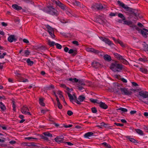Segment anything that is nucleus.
Returning a JSON list of instances; mask_svg holds the SVG:
<instances>
[{
  "label": "nucleus",
  "instance_id": "50",
  "mask_svg": "<svg viewBox=\"0 0 148 148\" xmlns=\"http://www.w3.org/2000/svg\"><path fill=\"white\" fill-rule=\"evenodd\" d=\"M67 114L69 116H71L73 114V112L71 110H68L67 112Z\"/></svg>",
  "mask_w": 148,
  "mask_h": 148
},
{
  "label": "nucleus",
  "instance_id": "63",
  "mask_svg": "<svg viewBox=\"0 0 148 148\" xmlns=\"http://www.w3.org/2000/svg\"><path fill=\"white\" fill-rule=\"evenodd\" d=\"M74 52V50L73 49H70L69 51H68V53H70V54H71V53H73Z\"/></svg>",
  "mask_w": 148,
  "mask_h": 148
},
{
  "label": "nucleus",
  "instance_id": "8",
  "mask_svg": "<svg viewBox=\"0 0 148 148\" xmlns=\"http://www.w3.org/2000/svg\"><path fill=\"white\" fill-rule=\"evenodd\" d=\"M120 90L123 94L129 95H131L132 93L131 91L128 90L127 88H121Z\"/></svg>",
  "mask_w": 148,
  "mask_h": 148
},
{
  "label": "nucleus",
  "instance_id": "59",
  "mask_svg": "<svg viewBox=\"0 0 148 148\" xmlns=\"http://www.w3.org/2000/svg\"><path fill=\"white\" fill-rule=\"evenodd\" d=\"M16 143V141L14 140H11L9 142V143L11 144H15Z\"/></svg>",
  "mask_w": 148,
  "mask_h": 148
},
{
  "label": "nucleus",
  "instance_id": "34",
  "mask_svg": "<svg viewBox=\"0 0 148 148\" xmlns=\"http://www.w3.org/2000/svg\"><path fill=\"white\" fill-rule=\"evenodd\" d=\"M118 16L119 17L122 18V19L123 20H125V18L124 16L121 13H119L118 14Z\"/></svg>",
  "mask_w": 148,
  "mask_h": 148
},
{
  "label": "nucleus",
  "instance_id": "57",
  "mask_svg": "<svg viewBox=\"0 0 148 148\" xmlns=\"http://www.w3.org/2000/svg\"><path fill=\"white\" fill-rule=\"evenodd\" d=\"M15 74L18 77L19 76L21 75L19 73V72L17 71H16L15 72Z\"/></svg>",
  "mask_w": 148,
  "mask_h": 148
},
{
  "label": "nucleus",
  "instance_id": "24",
  "mask_svg": "<svg viewBox=\"0 0 148 148\" xmlns=\"http://www.w3.org/2000/svg\"><path fill=\"white\" fill-rule=\"evenodd\" d=\"M48 44L51 47H53L55 45V42L53 41H51L50 40H48Z\"/></svg>",
  "mask_w": 148,
  "mask_h": 148
},
{
  "label": "nucleus",
  "instance_id": "26",
  "mask_svg": "<svg viewBox=\"0 0 148 148\" xmlns=\"http://www.w3.org/2000/svg\"><path fill=\"white\" fill-rule=\"evenodd\" d=\"M140 71L144 73H147L148 72L147 69L143 68H140Z\"/></svg>",
  "mask_w": 148,
  "mask_h": 148
},
{
  "label": "nucleus",
  "instance_id": "48",
  "mask_svg": "<svg viewBox=\"0 0 148 148\" xmlns=\"http://www.w3.org/2000/svg\"><path fill=\"white\" fill-rule=\"evenodd\" d=\"M23 1L27 3H32V0H22Z\"/></svg>",
  "mask_w": 148,
  "mask_h": 148
},
{
  "label": "nucleus",
  "instance_id": "40",
  "mask_svg": "<svg viewBox=\"0 0 148 148\" xmlns=\"http://www.w3.org/2000/svg\"><path fill=\"white\" fill-rule=\"evenodd\" d=\"M66 13L69 16H72V14L71 13V11L70 10H69L66 11Z\"/></svg>",
  "mask_w": 148,
  "mask_h": 148
},
{
  "label": "nucleus",
  "instance_id": "51",
  "mask_svg": "<svg viewBox=\"0 0 148 148\" xmlns=\"http://www.w3.org/2000/svg\"><path fill=\"white\" fill-rule=\"evenodd\" d=\"M59 109H61L62 108V106L60 104V102L57 103Z\"/></svg>",
  "mask_w": 148,
  "mask_h": 148
},
{
  "label": "nucleus",
  "instance_id": "55",
  "mask_svg": "<svg viewBox=\"0 0 148 148\" xmlns=\"http://www.w3.org/2000/svg\"><path fill=\"white\" fill-rule=\"evenodd\" d=\"M20 81L25 82H28V81L27 79H22Z\"/></svg>",
  "mask_w": 148,
  "mask_h": 148
},
{
  "label": "nucleus",
  "instance_id": "31",
  "mask_svg": "<svg viewBox=\"0 0 148 148\" xmlns=\"http://www.w3.org/2000/svg\"><path fill=\"white\" fill-rule=\"evenodd\" d=\"M141 33L142 35L145 38L147 37V35H148V34L145 32L143 30H142L141 31Z\"/></svg>",
  "mask_w": 148,
  "mask_h": 148
},
{
  "label": "nucleus",
  "instance_id": "9",
  "mask_svg": "<svg viewBox=\"0 0 148 148\" xmlns=\"http://www.w3.org/2000/svg\"><path fill=\"white\" fill-rule=\"evenodd\" d=\"M139 95L141 97H143L142 99L143 100L145 98H147L148 97V92L146 91H142L139 92ZM140 99H142L140 98Z\"/></svg>",
  "mask_w": 148,
  "mask_h": 148
},
{
  "label": "nucleus",
  "instance_id": "16",
  "mask_svg": "<svg viewBox=\"0 0 148 148\" xmlns=\"http://www.w3.org/2000/svg\"><path fill=\"white\" fill-rule=\"evenodd\" d=\"M93 133L92 132H88L84 135V137L90 139V137L92 136Z\"/></svg>",
  "mask_w": 148,
  "mask_h": 148
},
{
  "label": "nucleus",
  "instance_id": "28",
  "mask_svg": "<svg viewBox=\"0 0 148 148\" xmlns=\"http://www.w3.org/2000/svg\"><path fill=\"white\" fill-rule=\"evenodd\" d=\"M144 44H143V49L145 51H148V45L144 43Z\"/></svg>",
  "mask_w": 148,
  "mask_h": 148
},
{
  "label": "nucleus",
  "instance_id": "52",
  "mask_svg": "<svg viewBox=\"0 0 148 148\" xmlns=\"http://www.w3.org/2000/svg\"><path fill=\"white\" fill-rule=\"evenodd\" d=\"M129 139L130 141L133 143H135L136 141V140L132 138H129Z\"/></svg>",
  "mask_w": 148,
  "mask_h": 148
},
{
  "label": "nucleus",
  "instance_id": "20",
  "mask_svg": "<svg viewBox=\"0 0 148 148\" xmlns=\"http://www.w3.org/2000/svg\"><path fill=\"white\" fill-rule=\"evenodd\" d=\"M103 58L105 60L108 61H110L112 60L111 57L108 54L105 55L104 56Z\"/></svg>",
  "mask_w": 148,
  "mask_h": 148
},
{
  "label": "nucleus",
  "instance_id": "39",
  "mask_svg": "<svg viewBox=\"0 0 148 148\" xmlns=\"http://www.w3.org/2000/svg\"><path fill=\"white\" fill-rule=\"evenodd\" d=\"M117 42L122 47H125V45L123 43L119 40L118 39L117 40Z\"/></svg>",
  "mask_w": 148,
  "mask_h": 148
},
{
  "label": "nucleus",
  "instance_id": "19",
  "mask_svg": "<svg viewBox=\"0 0 148 148\" xmlns=\"http://www.w3.org/2000/svg\"><path fill=\"white\" fill-rule=\"evenodd\" d=\"M85 99V96L83 95H81L79 96L78 100V101L81 103V102H82Z\"/></svg>",
  "mask_w": 148,
  "mask_h": 148
},
{
  "label": "nucleus",
  "instance_id": "41",
  "mask_svg": "<svg viewBox=\"0 0 148 148\" xmlns=\"http://www.w3.org/2000/svg\"><path fill=\"white\" fill-rule=\"evenodd\" d=\"M102 144L105 146V147L107 148H110V145L106 142L103 143Z\"/></svg>",
  "mask_w": 148,
  "mask_h": 148
},
{
  "label": "nucleus",
  "instance_id": "35",
  "mask_svg": "<svg viewBox=\"0 0 148 148\" xmlns=\"http://www.w3.org/2000/svg\"><path fill=\"white\" fill-rule=\"evenodd\" d=\"M117 110H121L123 112H126L127 111V109L123 108H120L117 109Z\"/></svg>",
  "mask_w": 148,
  "mask_h": 148
},
{
  "label": "nucleus",
  "instance_id": "43",
  "mask_svg": "<svg viewBox=\"0 0 148 148\" xmlns=\"http://www.w3.org/2000/svg\"><path fill=\"white\" fill-rule=\"evenodd\" d=\"M1 51H0V59H2L4 57V56L6 55L7 54L5 52H4L3 53L2 55H1Z\"/></svg>",
  "mask_w": 148,
  "mask_h": 148
},
{
  "label": "nucleus",
  "instance_id": "10",
  "mask_svg": "<svg viewBox=\"0 0 148 148\" xmlns=\"http://www.w3.org/2000/svg\"><path fill=\"white\" fill-rule=\"evenodd\" d=\"M64 137L63 136H59L55 138V141L58 143H62L64 142Z\"/></svg>",
  "mask_w": 148,
  "mask_h": 148
},
{
  "label": "nucleus",
  "instance_id": "42",
  "mask_svg": "<svg viewBox=\"0 0 148 148\" xmlns=\"http://www.w3.org/2000/svg\"><path fill=\"white\" fill-rule=\"evenodd\" d=\"M146 99H144L143 100L142 99H139L140 100L143 102L145 103L148 105V97Z\"/></svg>",
  "mask_w": 148,
  "mask_h": 148
},
{
  "label": "nucleus",
  "instance_id": "4",
  "mask_svg": "<svg viewBox=\"0 0 148 148\" xmlns=\"http://www.w3.org/2000/svg\"><path fill=\"white\" fill-rule=\"evenodd\" d=\"M46 27L48 29V32L52 38H54L55 36L54 34L53 29L49 25H46Z\"/></svg>",
  "mask_w": 148,
  "mask_h": 148
},
{
  "label": "nucleus",
  "instance_id": "53",
  "mask_svg": "<svg viewBox=\"0 0 148 148\" xmlns=\"http://www.w3.org/2000/svg\"><path fill=\"white\" fill-rule=\"evenodd\" d=\"M114 124L116 125V126H120L122 127L123 126V125L122 124L119 123H115Z\"/></svg>",
  "mask_w": 148,
  "mask_h": 148
},
{
  "label": "nucleus",
  "instance_id": "21",
  "mask_svg": "<svg viewBox=\"0 0 148 148\" xmlns=\"http://www.w3.org/2000/svg\"><path fill=\"white\" fill-rule=\"evenodd\" d=\"M44 99V98H42L39 99V103L41 106H45V104L43 102Z\"/></svg>",
  "mask_w": 148,
  "mask_h": 148
},
{
  "label": "nucleus",
  "instance_id": "38",
  "mask_svg": "<svg viewBox=\"0 0 148 148\" xmlns=\"http://www.w3.org/2000/svg\"><path fill=\"white\" fill-rule=\"evenodd\" d=\"M30 53V52L28 50H25L24 51V55L26 56H29Z\"/></svg>",
  "mask_w": 148,
  "mask_h": 148
},
{
  "label": "nucleus",
  "instance_id": "62",
  "mask_svg": "<svg viewBox=\"0 0 148 148\" xmlns=\"http://www.w3.org/2000/svg\"><path fill=\"white\" fill-rule=\"evenodd\" d=\"M64 50L65 52H67L69 51V49L67 47H65L64 49Z\"/></svg>",
  "mask_w": 148,
  "mask_h": 148
},
{
  "label": "nucleus",
  "instance_id": "49",
  "mask_svg": "<svg viewBox=\"0 0 148 148\" xmlns=\"http://www.w3.org/2000/svg\"><path fill=\"white\" fill-rule=\"evenodd\" d=\"M92 111L93 113H96L97 112L96 109L95 107L92 108Z\"/></svg>",
  "mask_w": 148,
  "mask_h": 148
},
{
  "label": "nucleus",
  "instance_id": "23",
  "mask_svg": "<svg viewBox=\"0 0 148 148\" xmlns=\"http://www.w3.org/2000/svg\"><path fill=\"white\" fill-rule=\"evenodd\" d=\"M135 130L136 132L140 135L143 136L144 135L143 132L142 130L139 129H136Z\"/></svg>",
  "mask_w": 148,
  "mask_h": 148
},
{
  "label": "nucleus",
  "instance_id": "64",
  "mask_svg": "<svg viewBox=\"0 0 148 148\" xmlns=\"http://www.w3.org/2000/svg\"><path fill=\"white\" fill-rule=\"evenodd\" d=\"M23 42L25 43H29V41L27 39H24L23 40Z\"/></svg>",
  "mask_w": 148,
  "mask_h": 148
},
{
  "label": "nucleus",
  "instance_id": "29",
  "mask_svg": "<svg viewBox=\"0 0 148 148\" xmlns=\"http://www.w3.org/2000/svg\"><path fill=\"white\" fill-rule=\"evenodd\" d=\"M0 108L3 110H4L5 109V106L1 102H0Z\"/></svg>",
  "mask_w": 148,
  "mask_h": 148
},
{
  "label": "nucleus",
  "instance_id": "22",
  "mask_svg": "<svg viewBox=\"0 0 148 148\" xmlns=\"http://www.w3.org/2000/svg\"><path fill=\"white\" fill-rule=\"evenodd\" d=\"M92 65L93 67L97 68L100 66V64L98 62H94L92 63Z\"/></svg>",
  "mask_w": 148,
  "mask_h": 148
},
{
  "label": "nucleus",
  "instance_id": "11",
  "mask_svg": "<svg viewBox=\"0 0 148 148\" xmlns=\"http://www.w3.org/2000/svg\"><path fill=\"white\" fill-rule=\"evenodd\" d=\"M99 38L102 41L105 42L106 43L108 44L109 45H113V43L111 42V41L108 38H106L100 37Z\"/></svg>",
  "mask_w": 148,
  "mask_h": 148
},
{
  "label": "nucleus",
  "instance_id": "3",
  "mask_svg": "<svg viewBox=\"0 0 148 148\" xmlns=\"http://www.w3.org/2000/svg\"><path fill=\"white\" fill-rule=\"evenodd\" d=\"M67 94L71 102L72 103L75 102L78 104H81V103L78 101L76 96L75 95H72L69 92H68Z\"/></svg>",
  "mask_w": 148,
  "mask_h": 148
},
{
  "label": "nucleus",
  "instance_id": "47",
  "mask_svg": "<svg viewBox=\"0 0 148 148\" xmlns=\"http://www.w3.org/2000/svg\"><path fill=\"white\" fill-rule=\"evenodd\" d=\"M78 84H79V85H85V84L84 82L82 80H79L78 81Z\"/></svg>",
  "mask_w": 148,
  "mask_h": 148
},
{
  "label": "nucleus",
  "instance_id": "18",
  "mask_svg": "<svg viewBox=\"0 0 148 148\" xmlns=\"http://www.w3.org/2000/svg\"><path fill=\"white\" fill-rule=\"evenodd\" d=\"M12 7L14 9L17 10H19L22 9L21 7L18 5L16 4H14L12 5Z\"/></svg>",
  "mask_w": 148,
  "mask_h": 148
},
{
  "label": "nucleus",
  "instance_id": "36",
  "mask_svg": "<svg viewBox=\"0 0 148 148\" xmlns=\"http://www.w3.org/2000/svg\"><path fill=\"white\" fill-rule=\"evenodd\" d=\"M122 59H121L120 60L123 64H127L128 63L127 61L125 59H124L123 57H122Z\"/></svg>",
  "mask_w": 148,
  "mask_h": 148
},
{
  "label": "nucleus",
  "instance_id": "27",
  "mask_svg": "<svg viewBox=\"0 0 148 148\" xmlns=\"http://www.w3.org/2000/svg\"><path fill=\"white\" fill-rule=\"evenodd\" d=\"M43 134L47 137H51L52 136V134L48 132H45L43 133Z\"/></svg>",
  "mask_w": 148,
  "mask_h": 148
},
{
  "label": "nucleus",
  "instance_id": "1",
  "mask_svg": "<svg viewBox=\"0 0 148 148\" xmlns=\"http://www.w3.org/2000/svg\"><path fill=\"white\" fill-rule=\"evenodd\" d=\"M110 68L113 71L115 72H120L123 69V66L122 64L117 62L111 63Z\"/></svg>",
  "mask_w": 148,
  "mask_h": 148
},
{
  "label": "nucleus",
  "instance_id": "54",
  "mask_svg": "<svg viewBox=\"0 0 148 148\" xmlns=\"http://www.w3.org/2000/svg\"><path fill=\"white\" fill-rule=\"evenodd\" d=\"M73 43L74 45H75L77 46L79 45V44L78 42L76 41V40H74L72 42Z\"/></svg>",
  "mask_w": 148,
  "mask_h": 148
},
{
  "label": "nucleus",
  "instance_id": "25",
  "mask_svg": "<svg viewBox=\"0 0 148 148\" xmlns=\"http://www.w3.org/2000/svg\"><path fill=\"white\" fill-rule=\"evenodd\" d=\"M114 55L115 57L118 59L120 60L121 59H122L121 58L122 56L117 53H114Z\"/></svg>",
  "mask_w": 148,
  "mask_h": 148
},
{
  "label": "nucleus",
  "instance_id": "58",
  "mask_svg": "<svg viewBox=\"0 0 148 148\" xmlns=\"http://www.w3.org/2000/svg\"><path fill=\"white\" fill-rule=\"evenodd\" d=\"M136 112V110H132L130 112V113L131 114H133Z\"/></svg>",
  "mask_w": 148,
  "mask_h": 148
},
{
  "label": "nucleus",
  "instance_id": "15",
  "mask_svg": "<svg viewBox=\"0 0 148 148\" xmlns=\"http://www.w3.org/2000/svg\"><path fill=\"white\" fill-rule=\"evenodd\" d=\"M57 93L59 95V97L66 104V103L65 100L64 99L62 95V92L58 90L57 91Z\"/></svg>",
  "mask_w": 148,
  "mask_h": 148
},
{
  "label": "nucleus",
  "instance_id": "17",
  "mask_svg": "<svg viewBox=\"0 0 148 148\" xmlns=\"http://www.w3.org/2000/svg\"><path fill=\"white\" fill-rule=\"evenodd\" d=\"M8 41L10 42H12L13 41H16V40L15 38V36L13 35H11L8 38Z\"/></svg>",
  "mask_w": 148,
  "mask_h": 148
},
{
  "label": "nucleus",
  "instance_id": "33",
  "mask_svg": "<svg viewBox=\"0 0 148 148\" xmlns=\"http://www.w3.org/2000/svg\"><path fill=\"white\" fill-rule=\"evenodd\" d=\"M26 62L30 66H32L34 63L32 61H31L30 59L29 58H28Z\"/></svg>",
  "mask_w": 148,
  "mask_h": 148
},
{
  "label": "nucleus",
  "instance_id": "37",
  "mask_svg": "<svg viewBox=\"0 0 148 148\" xmlns=\"http://www.w3.org/2000/svg\"><path fill=\"white\" fill-rule=\"evenodd\" d=\"M90 100L91 102L94 103H98V102H99L97 100L92 98L90 99Z\"/></svg>",
  "mask_w": 148,
  "mask_h": 148
},
{
  "label": "nucleus",
  "instance_id": "30",
  "mask_svg": "<svg viewBox=\"0 0 148 148\" xmlns=\"http://www.w3.org/2000/svg\"><path fill=\"white\" fill-rule=\"evenodd\" d=\"M69 81L72 82H77L78 81V80L76 78H74L72 79L71 78H69Z\"/></svg>",
  "mask_w": 148,
  "mask_h": 148
},
{
  "label": "nucleus",
  "instance_id": "60",
  "mask_svg": "<svg viewBox=\"0 0 148 148\" xmlns=\"http://www.w3.org/2000/svg\"><path fill=\"white\" fill-rule=\"evenodd\" d=\"M1 24H2V25L3 26H7L8 25V24L7 23H5L4 22H1Z\"/></svg>",
  "mask_w": 148,
  "mask_h": 148
},
{
  "label": "nucleus",
  "instance_id": "14",
  "mask_svg": "<svg viewBox=\"0 0 148 148\" xmlns=\"http://www.w3.org/2000/svg\"><path fill=\"white\" fill-rule=\"evenodd\" d=\"M98 104H99V106L102 108L106 109L108 108V106L104 103L102 102H99Z\"/></svg>",
  "mask_w": 148,
  "mask_h": 148
},
{
  "label": "nucleus",
  "instance_id": "12",
  "mask_svg": "<svg viewBox=\"0 0 148 148\" xmlns=\"http://www.w3.org/2000/svg\"><path fill=\"white\" fill-rule=\"evenodd\" d=\"M86 49L88 52H93L96 54H99L100 53L99 51L92 48L87 47Z\"/></svg>",
  "mask_w": 148,
  "mask_h": 148
},
{
  "label": "nucleus",
  "instance_id": "13",
  "mask_svg": "<svg viewBox=\"0 0 148 148\" xmlns=\"http://www.w3.org/2000/svg\"><path fill=\"white\" fill-rule=\"evenodd\" d=\"M103 7L101 4L95 3L92 7V10L97 9L98 10H100L102 9Z\"/></svg>",
  "mask_w": 148,
  "mask_h": 148
},
{
  "label": "nucleus",
  "instance_id": "46",
  "mask_svg": "<svg viewBox=\"0 0 148 148\" xmlns=\"http://www.w3.org/2000/svg\"><path fill=\"white\" fill-rule=\"evenodd\" d=\"M12 107L13 108V110L14 111H15L16 110V106L14 102V101H12Z\"/></svg>",
  "mask_w": 148,
  "mask_h": 148
},
{
  "label": "nucleus",
  "instance_id": "44",
  "mask_svg": "<svg viewBox=\"0 0 148 148\" xmlns=\"http://www.w3.org/2000/svg\"><path fill=\"white\" fill-rule=\"evenodd\" d=\"M55 45H56V47L58 49H61L62 48V46L60 44H59L58 43H56L55 44Z\"/></svg>",
  "mask_w": 148,
  "mask_h": 148
},
{
  "label": "nucleus",
  "instance_id": "56",
  "mask_svg": "<svg viewBox=\"0 0 148 148\" xmlns=\"http://www.w3.org/2000/svg\"><path fill=\"white\" fill-rule=\"evenodd\" d=\"M47 111H48V110L47 109H44L41 110V112L43 114H45Z\"/></svg>",
  "mask_w": 148,
  "mask_h": 148
},
{
  "label": "nucleus",
  "instance_id": "61",
  "mask_svg": "<svg viewBox=\"0 0 148 148\" xmlns=\"http://www.w3.org/2000/svg\"><path fill=\"white\" fill-rule=\"evenodd\" d=\"M25 139H26L29 140L31 139H37V138H34L32 137H26L25 138Z\"/></svg>",
  "mask_w": 148,
  "mask_h": 148
},
{
  "label": "nucleus",
  "instance_id": "5",
  "mask_svg": "<svg viewBox=\"0 0 148 148\" xmlns=\"http://www.w3.org/2000/svg\"><path fill=\"white\" fill-rule=\"evenodd\" d=\"M21 112L25 114H27L28 115H31V113L29 112V110L28 108L25 106H23L21 110Z\"/></svg>",
  "mask_w": 148,
  "mask_h": 148
},
{
  "label": "nucleus",
  "instance_id": "32",
  "mask_svg": "<svg viewBox=\"0 0 148 148\" xmlns=\"http://www.w3.org/2000/svg\"><path fill=\"white\" fill-rule=\"evenodd\" d=\"M123 22L124 24L127 25H132V21H124Z\"/></svg>",
  "mask_w": 148,
  "mask_h": 148
},
{
  "label": "nucleus",
  "instance_id": "45",
  "mask_svg": "<svg viewBox=\"0 0 148 148\" xmlns=\"http://www.w3.org/2000/svg\"><path fill=\"white\" fill-rule=\"evenodd\" d=\"M41 138L42 139H43L45 140H49L47 136L44 135H42Z\"/></svg>",
  "mask_w": 148,
  "mask_h": 148
},
{
  "label": "nucleus",
  "instance_id": "6",
  "mask_svg": "<svg viewBox=\"0 0 148 148\" xmlns=\"http://www.w3.org/2000/svg\"><path fill=\"white\" fill-rule=\"evenodd\" d=\"M51 1L56 4L57 6L60 7L62 9L64 10L65 8V5L61 3L58 0H51Z\"/></svg>",
  "mask_w": 148,
  "mask_h": 148
},
{
  "label": "nucleus",
  "instance_id": "2",
  "mask_svg": "<svg viewBox=\"0 0 148 148\" xmlns=\"http://www.w3.org/2000/svg\"><path fill=\"white\" fill-rule=\"evenodd\" d=\"M45 11L53 16H57L59 14V12L52 6H48L45 9Z\"/></svg>",
  "mask_w": 148,
  "mask_h": 148
},
{
  "label": "nucleus",
  "instance_id": "7",
  "mask_svg": "<svg viewBox=\"0 0 148 148\" xmlns=\"http://www.w3.org/2000/svg\"><path fill=\"white\" fill-rule=\"evenodd\" d=\"M118 4L121 7L125 9L127 11H130L132 10L131 8L125 5L123 2L120 1H117Z\"/></svg>",
  "mask_w": 148,
  "mask_h": 148
}]
</instances>
